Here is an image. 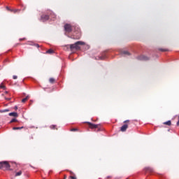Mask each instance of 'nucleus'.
Masks as SVG:
<instances>
[{
	"label": "nucleus",
	"mask_w": 179,
	"mask_h": 179,
	"mask_svg": "<svg viewBox=\"0 0 179 179\" xmlns=\"http://www.w3.org/2000/svg\"><path fill=\"white\" fill-rule=\"evenodd\" d=\"M5 94H8V91H6V92H5Z\"/></svg>",
	"instance_id": "nucleus-33"
},
{
	"label": "nucleus",
	"mask_w": 179,
	"mask_h": 179,
	"mask_svg": "<svg viewBox=\"0 0 179 179\" xmlns=\"http://www.w3.org/2000/svg\"><path fill=\"white\" fill-rule=\"evenodd\" d=\"M50 16H52L54 19L57 17L54 13L49 11L48 13H43L41 15V17L39 19L40 22H43V23L45 22H47L50 20Z\"/></svg>",
	"instance_id": "nucleus-1"
},
{
	"label": "nucleus",
	"mask_w": 179,
	"mask_h": 179,
	"mask_svg": "<svg viewBox=\"0 0 179 179\" xmlns=\"http://www.w3.org/2000/svg\"><path fill=\"white\" fill-rule=\"evenodd\" d=\"M122 54H124V55H130L129 52L128 51H123Z\"/></svg>",
	"instance_id": "nucleus-19"
},
{
	"label": "nucleus",
	"mask_w": 179,
	"mask_h": 179,
	"mask_svg": "<svg viewBox=\"0 0 179 179\" xmlns=\"http://www.w3.org/2000/svg\"><path fill=\"white\" fill-rule=\"evenodd\" d=\"M12 12H14V13H16V12H20V10L15 9V10H12Z\"/></svg>",
	"instance_id": "nucleus-21"
},
{
	"label": "nucleus",
	"mask_w": 179,
	"mask_h": 179,
	"mask_svg": "<svg viewBox=\"0 0 179 179\" xmlns=\"http://www.w3.org/2000/svg\"><path fill=\"white\" fill-rule=\"evenodd\" d=\"M77 40H79V38H80V34H79L78 36V37H76V38Z\"/></svg>",
	"instance_id": "nucleus-26"
},
{
	"label": "nucleus",
	"mask_w": 179,
	"mask_h": 179,
	"mask_svg": "<svg viewBox=\"0 0 179 179\" xmlns=\"http://www.w3.org/2000/svg\"><path fill=\"white\" fill-rule=\"evenodd\" d=\"M51 129H55L57 128L56 125H52L50 126Z\"/></svg>",
	"instance_id": "nucleus-22"
},
{
	"label": "nucleus",
	"mask_w": 179,
	"mask_h": 179,
	"mask_svg": "<svg viewBox=\"0 0 179 179\" xmlns=\"http://www.w3.org/2000/svg\"><path fill=\"white\" fill-rule=\"evenodd\" d=\"M23 127H13V129L14 130V131H16V130H17V129H23Z\"/></svg>",
	"instance_id": "nucleus-18"
},
{
	"label": "nucleus",
	"mask_w": 179,
	"mask_h": 179,
	"mask_svg": "<svg viewBox=\"0 0 179 179\" xmlns=\"http://www.w3.org/2000/svg\"><path fill=\"white\" fill-rule=\"evenodd\" d=\"M107 178H108V179L112 178V176H108Z\"/></svg>",
	"instance_id": "nucleus-31"
},
{
	"label": "nucleus",
	"mask_w": 179,
	"mask_h": 179,
	"mask_svg": "<svg viewBox=\"0 0 179 179\" xmlns=\"http://www.w3.org/2000/svg\"><path fill=\"white\" fill-rule=\"evenodd\" d=\"M22 171H20L15 173V177H19L20 176H22Z\"/></svg>",
	"instance_id": "nucleus-14"
},
{
	"label": "nucleus",
	"mask_w": 179,
	"mask_h": 179,
	"mask_svg": "<svg viewBox=\"0 0 179 179\" xmlns=\"http://www.w3.org/2000/svg\"><path fill=\"white\" fill-rule=\"evenodd\" d=\"M23 40H26V38H22H22H20V41H23Z\"/></svg>",
	"instance_id": "nucleus-28"
},
{
	"label": "nucleus",
	"mask_w": 179,
	"mask_h": 179,
	"mask_svg": "<svg viewBox=\"0 0 179 179\" xmlns=\"http://www.w3.org/2000/svg\"><path fill=\"white\" fill-rule=\"evenodd\" d=\"M15 110H17V106L14 107Z\"/></svg>",
	"instance_id": "nucleus-30"
},
{
	"label": "nucleus",
	"mask_w": 179,
	"mask_h": 179,
	"mask_svg": "<svg viewBox=\"0 0 179 179\" xmlns=\"http://www.w3.org/2000/svg\"><path fill=\"white\" fill-rule=\"evenodd\" d=\"M127 129H128V124H124L120 128V131L122 132H125V131H127Z\"/></svg>",
	"instance_id": "nucleus-7"
},
{
	"label": "nucleus",
	"mask_w": 179,
	"mask_h": 179,
	"mask_svg": "<svg viewBox=\"0 0 179 179\" xmlns=\"http://www.w3.org/2000/svg\"><path fill=\"white\" fill-rule=\"evenodd\" d=\"M71 131L72 132H75V131H78V129H76V128H73V129H71Z\"/></svg>",
	"instance_id": "nucleus-23"
},
{
	"label": "nucleus",
	"mask_w": 179,
	"mask_h": 179,
	"mask_svg": "<svg viewBox=\"0 0 179 179\" xmlns=\"http://www.w3.org/2000/svg\"><path fill=\"white\" fill-rule=\"evenodd\" d=\"M13 79H17V76H13Z\"/></svg>",
	"instance_id": "nucleus-27"
},
{
	"label": "nucleus",
	"mask_w": 179,
	"mask_h": 179,
	"mask_svg": "<svg viewBox=\"0 0 179 179\" xmlns=\"http://www.w3.org/2000/svg\"><path fill=\"white\" fill-rule=\"evenodd\" d=\"M29 99V96H26L22 100V103H26L27 101V99Z\"/></svg>",
	"instance_id": "nucleus-15"
},
{
	"label": "nucleus",
	"mask_w": 179,
	"mask_h": 179,
	"mask_svg": "<svg viewBox=\"0 0 179 179\" xmlns=\"http://www.w3.org/2000/svg\"><path fill=\"white\" fill-rule=\"evenodd\" d=\"M1 169H6V170H9V169H10V165L6 161L0 162V170Z\"/></svg>",
	"instance_id": "nucleus-4"
},
{
	"label": "nucleus",
	"mask_w": 179,
	"mask_h": 179,
	"mask_svg": "<svg viewBox=\"0 0 179 179\" xmlns=\"http://www.w3.org/2000/svg\"><path fill=\"white\" fill-rule=\"evenodd\" d=\"M86 124H87L89 125V127L91 129H96L97 128H99V124H92V122H87Z\"/></svg>",
	"instance_id": "nucleus-5"
},
{
	"label": "nucleus",
	"mask_w": 179,
	"mask_h": 179,
	"mask_svg": "<svg viewBox=\"0 0 179 179\" xmlns=\"http://www.w3.org/2000/svg\"><path fill=\"white\" fill-rule=\"evenodd\" d=\"M158 50L161 51L162 52H166L169 51L168 49H163V48H159Z\"/></svg>",
	"instance_id": "nucleus-12"
},
{
	"label": "nucleus",
	"mask_w": 179,
	"mask_h": 179,
	"mask_svg": "<svg viewBox=\"0 0 179 179\" xmlns=\"http://www.w3.org/2000/svg\"><path fill=\"white\" fill-rule=\"evenodd\" d=\"M129 122V120L124 121V124H128Z\"/></svg>",
	"instance_id": "nucleus-24"
},
{
	"label": "nucleus",
	"mask_w": 179,
	"mask_h": 179,
	"mask_svg": "<svg viewBox=\"0 0 179 179\" xmlns=\"http://www.w3.org/2000/svg\"><path fill=\"white\" fill-rule=\"evenodd\" d=\"M9 112V109L0 110V113H8Z\"/></svg>",
	"instance_id": "nucleus-17"
},
{
	"label": "nucleus",
	"mask_w": 179,
	"mask_h": 179,
	"mask_svg": "<svg viewBox=\"0 0 179 179\" xmlns=\"http://www.w3.org/2000/svg\"><path fill=\"white\" fill-rule=\"evenodd\" d=\"M0 89H3V90H6V87L3 85V83L0 85Z\"/></svg>",
	"instance_id": "nucleus-13"
},
{
	"label": "nucleus",
	"mask_w": 179,
	"mask_h": 179,
	"mask_svg": "<svg viewBox=\"0 0 179 179\" xmlns=\"http://www.w3.org/2000/svg\"><path fill=\"white\" fill-rule=\"evenodd\" d=\"M64 30L66 33H71L73 30H76L75 26H72L71 24H64Z\"/></svg>",
	"instance_id": "nucleus-3"
},
{
	"label": "nucleus",
	"mask_w": 179,
	"mask_h": 179,
	"mask_svg": "<svg viewBox=\"0 0 179 179\" xmlns=\"http://www.w3.org/2000/svg\"><path fill=\"white\" fill-rule=\"evenodd\" d=\"M80 45H85L84 42L77 41L74 44L70 45V50L73 51V50H76L77 51L80 50Z\"/></svg>",
	"instance_id": "nucleus-2"
},
{
	"label": "nucleus",
	"mask_w": 179,
	"mask_h": 179,
	"mask_svg": "<svg viewBox=\"0 0 179 179\" xmlns=\"http://www.w3.org/2000/svg\"><path fill=\"white\" fill-rule=\"evenodd\" d=\"M71 174H73L72 171H70Z\"/></svg>",
	"instance_id": "nucleus-34"
},
{
	"label": "nucleus",
	"mask_w": 179,
	"mask_h": 179,
	"mask_svg": "<svg viewBox=\"0 0 179 179\" xmlns=\"http://www.w3.org/2000/svg\"><path fill=\"white\" fill-rule=\"evenodd\" d=\"M70 178H71V179H77L76 176H70Z\"/></svg>",
	"instance_id": "nucleus-25"
},
{
	"label": "nucleus",
	"mask_w": 179,
	"mask_h": 179,
	"mask_svg": "<svg viewBox=\"0 0 179 179\" xmlns=\"http://www.w3.org/2000/svg\"><path fill=\"white\" fill-rule=\"evenodd\" d=\"M50 83H54L55 82V79L53 78H51L49 79Z\"/></svg>",
	"instance_id": "nucleus-16"
},
{
	"label": "nucleus",
	"mask_w": 179,
	"mask_h": 179,
	"mask_svg": "<svg viewBox=\"0 0 179 179\" xmlns=\"http://www.w3.org/2000/svg\"><path fill=\"white\" fill-rule=\"evenodd\" d=\"M145 170L147 173H152L153 171V169H152V168L150 167L145 168Z\"/></svg>",
	"instance_id": "nucleus-9"
},
{
	"label": "nucleus",
	"mask_w": 179,
	"mask_h": 179,
	"mask_svg": "<svg viewBox=\"0 0 179 179\" xmlns=\"http://www.w3.org/2000/svg\"><path fill=\"white\" fill-rule=\"evenodd\" d=\"M8 115L10 117H19V115H17V113H15V112L10 113Z\"/></svg>",
	"instance_id": "nucleus-8"
},
{
	"label": "nucleus",
	"mask_w": 179,
	"mask_h": 179,
	"mask_svg": "<svg viewBox=\"0 0 179 179\" xmlns=\"http://www.w3.org/2000/svg\"><path fill=\"white\" fill-rule=\"evenodd\" d=\"M137 59H138L139 61H149V57L145 55H141V56H138L137 57Z\"/></svg>",
	"instance_id": "nucleus-6"
},
{
	"label": "nucleus",
	"mask_w": 179,
	"mask_h": 179,
	"mask_svg": "<svg viewBox=\"0 0 179 179\" xmlns=\"http://www.w3.org/2000/svg\"><path fill=\"white\" fill-rule=\"evenodd\" d=\"M12 122H17V120L15 118H13L10 120V124H12Z\"/></svg>",
	"instance_id": "nucleus-20"
},
{
	"label": "nucleus",
	"mask_w": 179,
	"mask_h": 179,
	"mask_svg": "<svg viewBox=\"0 0 179 179\" xmlns=\"http://www.w3.org/2000/svg\"><path fill=\"white\" fill-rule=\"evenodd\" d=\"M35 45H36V47H37L38 48V47H40V45H39L38 44H36Z\"/></svg>",
	"instance_id": "nucleus-29"
},
{
	"label": "nucleus",
	"mask_w": 179,
	"mask_h": 179,
	"mask_svg": "<svg viewBox=\"0 0 179 179\" xmlns=\"http://www.w3.org/2000/svg\"><path fill=\"white\" fill-rule=\"evenodd\" d=\"M163 124H164V125H168L169 127H170L171 125V120L164 122Z\"/></svg>",
	"instance_id": "nucleus-10"
},
{
	"label": "nucleus",
	"mask_w": 179,
	"mask_h": 179,
	"mask_svg": "<svg viewBox=\"0 0 179 179\" xmlns=\"http://www.w3.org/2000/svg\"><path fill=\"white\" fill-rule=\"evenodd\" d=\"M46 54H54V50L49 49L48 50L46 51Z\"/></svg>",
	"instance_id": "nucleus-11"
},
{
	"label": "nucleus",
	"mask_w": 179,
	"mask_h": 179,
	"mask_svg": "<svg viewBox=\"0 0 179 179\" xmlns=\"http://www.w3.org/2000/svg\"><path fill=\"white\" fill-rule=\"evenodd\" d=\"M6 100H10V99H9V98H6Z\"/></svg>",
	"instance_id": "nucleus-32"
}]
</instances>
